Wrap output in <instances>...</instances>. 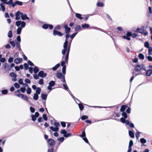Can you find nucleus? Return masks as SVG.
Listing matches in <instances>:
<instances>
[{"instance_id":"1","label":"nucleus","mask_w":152,"mask_h":152,"mask_svg":"<svg viewBox=\"0 0 152 152\" xmlns=\"http://www.w3.org/2000/svg\"><path fill=\"white\" fill-rule=\"evenodd\" d=\"M68 44L67 43L66 41L63 44V49L62 50V54L64 55L65 53L66 52V61H67L68 60L69 54L70 49V45H69L68 46Z\"/></svg>"},{"instance_id":"2","label":"nucleus","mask_w":152,"mask_h":152,"mask_svg":"<svg viewBox=\"0 0 152 152\" xmlns=\"http://www.w3.org/2000/svg\"><path fill=\"white\" fill-rule=\"evenodd\" d=\"M135 70L137 71H140L142 70L146 71V68L144 66L143 64L137 65L135 67Z\"/></svg>"},{"instance_id":"3","label":"nucleus","mask_w":152,"mask_h":152,"mask_svg":"<svg viewBox=\"0 0 152 152\" xmlns=\"http://www.w3.org/2000/svg\"><path fill=\"white\" fill-rule=\"evenodd\" d=\"M15 24L17 26H19L20 25L21 28H24L26 25V23L24 21H21L16 22Z\"/></svg>"},{"instance_id":"4","label":"nucleus","mask_w":152,"mask_h":152,"mask_svg":"<svg viewBox=\"0 0 152 152\" xmlns=\"http://www.w3.org/2000/svg\"><path fill=\"white\" fill-rule=\"evenodd\" d=\"M56 76L57 77L60 79H62V81L64 82H65V77L64 75H63L61 72H58L57 73Z\"/></svg>"},{"instance_id":"5","label":"nucleus","mask_w":152,"mask_h":152,"mask_svg":"<svg viewBox=\"0 0 152 152\" xmlns=\"http://www.w3.org/2000/svg\"><path fill=\"white\" fill-rule=\"evenodd\" d=\"M22 14V12L20 11H18L15 14L16 19L18 20L20 18V16L21 17V15Z\"/></svg>"},{"instance_id":"6","label":"nucleus","mask_w":152,"mask_h":152,"mask_svg":"<svg viewBox=\"0 0 152 152\" xmlns=\"http://www.w3.org/2000/svg\"><path fill=\"white\" fill-rule=\"evenodd\" d=\"M53 35L55 36L56 35H58L60 36H61L63 35V34L61 33L60 32L57 31L55 30H53Z\"/></svg>"},{"instance_id":"7","label":"nucleus","mask_w":152,"mask_h":152,"mask_svg":"<svg viewBox=\"0 0 152 152\" xmlns=\"http://www.w3.org/2000/svg\"><path fill=\"white\" fill-rule=\"evenodd\" d=\"M47 75L46 73H44L43 71H40L38 73V76L40 77L44 78Z\"/></svg>"},{"instance_id":"8","label":"nucleus","mask_w":152,"mask_h":152,"mask_svg":"<svg viewBox=\"0 0 152 152\" xmlns=\"http://www.w3.org/2000/svg\"><path fill=\"white\" fill-rule=\"evenodd\" d=\"M144 31V27H142L140 28H137L136 31H136L137 32H138L140 33H142L143 32V31Z\"/></svg>"},{"instance_id":"9","label":"nucleus","mask_w":152,"mask_h":152,"mask_svg":"<svg viewBox=\"0 0 152 152\" xmlns=\"http://www.w3.org/2000/svg\"><path fill=\"white\" fill-rule=\"evenodd\" d=\"M48 144L50 145H53L55 144V141L51 139H49L48 140Z\"/></svg>"},{"instance_id":"10","label":"nucleus","mask_w":152,"mask_h":152,"mask_svg":"<svg viewBox=\"0 0 152 152\" xmlns=\"http://www.w3.org/2000/svg\"><path fill=\"white\" fill-rule=\"evenodd\" d=\"M21 18L22 20H29V18L27 16L26 14H23L22 13V14L21 15Z\"/></svg>"},{"instance_id":"11","label":"nucleus","mask_w":152,"mask_h":152,"mask_svg":"<svg viewBox=\"0 0 152 152\" xmlns=\"http://www.w3.org/2000/svg\"><path fill=\"white\" fill-rule=\"evenodd\" d=\"M22 61L21 58H19L15 59L14 60V62L16 64H18L21 62Z\"/></svg>"},{"instance_id":"12","label":"nucleus","mask_w":152,"mask_h":152,"mask_svg":"<svg viewBox=\"0 0 152 152\" xmlns=\"http://www.w3.org/2000/svg\"><path fill=\"white\" fill-rule=\"evenodd\" d=\"M1 8H0V10L2 11L3 12L5 11V6L4 4L3 3H1L0 4Z\"/></svg>"},{"instance_id":"13","label":"nucleus","mask_w":152,"mask_h":152,"mask_svg":"<svg viewBox=\"0 0 152 152\" xmlns=\"http://www.w3.org/2000/svg\"><path fill=\"white\" fill-rule=\"evenodd\" d=\"M127 107V106L126 105H122L120 109V111L121 112H123Z\"/></svg>"},{"instance_id":"14","label":"nucleus","mask_w":152,"mask_h":152,"mask_svg":"<svg viewBox=\"0 0 152 152\" xmlns=\"http://www.w3.org/2000/svg\"><path fill=\"white\" fill-rule=\"evenodd\" d=\"M50 128L51 130L54 132H57L59 129L58 127H54L53 126H50Z\"/></svg>"},{"instance_id":"15","label":"nucleus","mask_w":152,"mask_h":152,"mask_svg":"<svg viewBox=\"0 0 152 152\" xmlns=\"http://www.w3.org/2000/svg\"><path fill=\"white\" fill-rule=\"evenodd\" d=\"M152 74V69L148 70L146 72V75L147 76H150Z\"/></svg>"},{"instance_id":"16","label":"nucleus","mask_w":152,"mask_h":152,"mask_svg":"<svg viewBox=\"0 0 152 152\" xmlns=\"http://www.w3.org/2000/svg\"><path fill=\"white\" fill-rule=\"evenodd\" d=\"M81 27L80 25H78L75 28V31H80L81 30Z\"/></svg>"},{"instance_id":"17","label":"nucleus","mask_w":152,"mask_h":152,"mask_svg":"<svg viewBox=\"0 0 152 152\" xmlns=\"http://www.w3.org/2000/svg\"><path fill=\"white\" fill-rule=\"evenodd\" d=\"M129 136L132 138H134V133L132 131H129Z\"/></svg>"},{"instance_id":"18","label":"nucleus","mask_w":152,"mask_h":152,"mask_svg":"<svg viewBox=\"0 0 152 152\" xmlns=\"http://www.w3.org/2000/svg\"><path fill=\"white\" fill-rule=\"evenodd\" d=\"M60 66V64H57L52 68L53 70L54 71L56 70Z\"/></svg>"},{"instance_id":"19","label":"nucleus","mask_w":152,"mask_h":152,"mask_svg":"<svg viewBox=\"0 0 152 152\" xmlns=\"http://www.w3.org/2000/svg\"><path fill=\"white\" fill-rule=\"evenodd\" d=\"M133 142L132 140H130L129 142V149L130 148L131 149H132L131 147L133 145Z\"/></svg>"},{"instance_id":"20","label":"nucleus","mask_w":152,"mask_h":152,"mask_svg":"<svg viewBox=\"0 0 152 152\" xmlns=\"http://www.w3.org/2000/svg\"><path fill=\"white\" fill-rule=\"evenodd\" d=\"M41 96L43 100H45L47 98V96L46 94H42Z\"/></svg>"},{"instance_id":"21","label":"nucleus","mask_w":152,"mask_h":152,"mask_svg":"<svg viewBox=\"0 0 152 152\" xmlns=\"http://www.w3.org/2000/svg\"><path fill=\"white\" fill-rule=\"evenodd\" d=\"M67 62H68V61H67V62L66 61V58H65V61H62L61 62V66H63V67H64V66H65V67H66V66L65 64L67 63Z\"/></svg>"},{"instance_id":"22","label":"nucleus","mask_w":152,"mask_h":152,"mask_svg":"<svg viewBox=\"0 0 152 152\" xmlns=\"http://www.w3.org/2000/svg\"><path fill=\"white\" fill-rule=\"evenodd\" d=\"M22 28L21 27H18L17 29V34H20L21 30Z\"/></svg>"},{"instance_id":"23","label":"nucleus","mask_w":152,"mask_h":152,"mask_svg":"<svg viewBox=\"0 0 152 152\" xmlns=\"http://www.w3.org/2000/svg\"><path fill=\"white\" fill-rule=\"evenodd\" d=\"M41 89L40 88H37L36 91V93L37 94H39L41 92Z\"/></svg>"},{"instance_id":"24","label":"nucleus","mask_w":152,"mask_h":152,"mask_svg":"<svg viewBox=\"0 0 152 152\" xmlns=\"http://www.w3.org/2000/svg\"><path fill=\"white\" fill-rule=\"evenodd\" d=\"M8 36L9 38H11L12 36V31L11 30L9 31L8 33Z\"/></svg>"},{"instance_id":"25","label":"nucleus","mask_w":152,"mask_h":152,"mask_svg":"<svg viewBox=\"0 0 152 152\" xmlns=\"http://www.w3.org/2000/svg\"><path fill=\"white\" fill-rule=\"evenodd\" d=\"M81 15L80 14H78V13H76V16L77 18H78L80 19H83V18L82 17H81Z\"/></svg>"},{"instance_id":"26","label":"nucleus","mask_w":152,"mask_h":152,"mask_svg":"<svg viewBox=\"0 0 152 152\" xmlns=\"http://www.w3.org/2000/svg\"><path fill=\"white\" fill-rule=\"evenodd\" d=\"M27 93L28 94H31V89L29 88V87H28L27 88Z\"/></svg>"},{"instance_id":"27","label":"nucleus","mask_w":152,"mask_h":152,"mask_svg":"<svg viewBox=\"0 0 152 152\" xmlns=\"http://www.w3.org/2000/svg\"><path fill=\"white\" fill-rule=\"evenodd\" d=\"M97 5L99 7H103L104 6V4L102 2H99L97 3Z\"/></svg>"},{"instance_id":"28","label":"nucleus","mask_w":152,"mask_h":152,"mask_svg":"<svg viewBox=\"0 0 152 152\" xmlns=\"http://www.w3.org/2000/svg\"><path fill=\"white\" fill-rule=\"evenodd\" d=\"M38 96L37 94L35 93L34 94L33 99L34 100H37L38 99Z\"/></svg>"},{"instance_id":"29","label":"nucleus","mask_w":152,"mask_h":152,"mask_svg":"<svg viewBox=\"0 0 152 152\" xmlns=\"http://www.w3.org/2000/svg\"><path fill=\"white\" fill-rule=\"evenodd\" d=\"M10 75L11 77H16V74L14 72H11L10 74Z\"/></svg>"},{"instance_id":"30","label":"nucleus","mask_w":152,"mask_h":152,"mask_svg":"<svg viewBox=\"0 0 152 152\" xmlns=\"http://www.w3.org/2000/svg\"><path fill=\"white\" fill-rule=\"evenodd\" d=\"M89 25L87 24H85L82 25V27L83 28H88L89 27Z\"/></svg>"},{"instance_id":"31","label":"nucleus","mask_w":152,"mask_h":152,"mask_svg":"<svg viewBox=\"0 0 152 152\" xmlns=\"http://www.w3.org/2000/svg\"><path fill=\"white\" fill-rule=\"evenodd\" d=\"M148 48V54L150 55L151 54V52H152V48L151 47H150Z\"/></svg>"},{"instance_id":"32","label":"nucleus","mask_w":152,"mask_h":152,"mask_svg":"<svg viewBox=\"0 0 152 152\" xmlns=\"http://www.w3.org/2000/svg\"><path fill=\"white\" fill-rule=\"evenodd\" d=\"M139 57L140 59H143L144 58V56L142 53H140L139 55Z\"/></svg>"},{"instance_id":"33","label":"nucleus","mask_w":152,"mask_h":152,"mask_svg":"<svg viewBox=\"0 0 152 152\" xmlns=\"http://www.w3.org/2000/svg\"><path fill=\"white\" fill-rule=\"evenodd\" d=\"M54 85H55V82H54V81H51L49 83V85L51 86H53Z\"/></svg>"},{"instance_id":"34","label":"nucleus","mask_w":152,"mask_h":152,"mask_svg":"<svg viewBox=\"0 0 152 152\" xmlns=\"http://www.w3.org/2000/svg\"><path fill=\"white\" fill-rule=\"evenodd\" d=\"M144 45L145 47H146L148 48L150 47H149V44L148 42H145V44H144Z\"/></svg>"},{"instance_id":"35","label":"nucleus","mask_w":152,"mask_h":152,"mask_svg":"<svg viewBox=\"0 0 152 152\" xmlns=\"http://www.w3.org/2000/svg\"><path fill=\"white\" fill-rule=\"evenodd\" d=\"M140 142L142 143H145L146 142V140L144 138H142L140 139Z\"/></svg>"},{"instance_id":"36","label":"nucleus","mask_w":152,"mask_h":152,"mask_svg":"<svg viewBox=\"0 0 152 152\" xmlns=\"http://www.w3.org/2000/svg\"><path fill=\"white\" fill-rule=\"evenodd\" d=\"M10 44L13 47H14L15 46V42L14 41H10Z\"/></svg>"},{"instance_id":"37","label":"nucleus","mask_w":152,"mask_h":152,"mask_svg":"<svg viewBox=\"0 0 152 152\" xmlns=\"http://www.w3.org/2000/svg\"><path fill=\"white\" fill-rule=\"evenodd\" d=\"M79 107L81 110H82L83 109V105L81 104H78Z\"/></svg>"},{"instance_id":"38","label":"nucleus","mask_w":152,"mask_h":152,"mask_svg":"<svg viewBox=\"0 0 152 152\" xmlns=\"http://www.w3.org/2000/svg\"><path fill=\"white\" fill-rule=\"evenodd\" d=\"M88 117L86 115H83L81 117V119L83 120L87 119Z\"/></svg>"},{"instance_id":"39","label":"nucleus","mask_w":152,"mask_h":152,"mask_svg":"<svg viewBox=\"0 0 152 152\" xmlns=\"http://www.w3.org/2000/svg\"><path fill=\"white\" fill-rule=\"evenodd\" d=\"M122 115L124 116V118H127V114L125 112H123L122 113Z\"/></svg>"},{"instance_id":"40","label":"nucleus","mask_w":152,"mask_h":152,"mask_svg":"<svg viewBox=\"0 0 152 152\" xmlns=\"http://www.w3.org/2000/svg\"><path fill=\"white\" fill-rule=\"evenodd\" d=\"M22 98L27 101H28V97L24 95H23Z\"/></svg>"},{"instance_id":"41","label":"nucleus","mask_w":152,"mask_h":152,"mask_svg":"<svg viewBox=\"0 0 152 152\" xmlns=\"http://www.w3.org/2000/svg\"><path fill=\"white\" fill-rule=\"evenodd\" d=\"M42 27L45 29H47L48 27V24H44L42 26Z\"/></svg>"},{"instance_id":"42","label":"nucleus","mask_w":152,"mask_h":152,"mask_svg":"<svg viewBox=\"0 0 152 152\" xmlns=\"http://www.w3.org/2000/svg\"><path fill=\"white\" fill-rule=\"evenodd\" d=\"M20 91L23 93H24L26 89L25 87H21L20 88Z\"/></svg>"},{"instance_id":"43","label":"nucleus","mask_w":152,"mask_h":152,"mask_svg":"<svg viewBox=\"0 0 152 152\" xmlns=\"http://www.w3.org/2000/svg\"><path fill=\"white\" fill-rule=\"evenodd\" d=\"M54 126H55V127H58V126H60V125L59 123L57 122H55L54 124Z\"/></svg>"},{"instance_id":"44","label":"nucleus","mask_w":152,"mask_h":152,"mask_svg":"<svg viewBox=\"0 0 152 152\" xmlns=\"http://www.w3.org/2000/svg\"><path fill=\"white\" fill-rule=\"evenodd\" d=\"M15 4H18L19 5H22V3L18 1H17L15 2Z\"/></svg>"},{"instance_id":"45","label":"nucleus","mask_w":152,"mask_h":152,"mask_svg":"<svg viewBox=\"0 0 152 152\" xmlns=\"http://www.w3.org/2000/svg\"><path fill=\"white\" fill-rule=\"evenodd\" d=\"M14 86L16 88H18L20 87L19 85L16 83L14 84Z\"/></svg>"},{"instance_id":"46","label":"nucleus","mask_w":152,"mask_h":152,"mask_svg":"<svg viewBox=\"0 0 152 152\" xmlns=\"http://www.w3.org/2000/svg\"><path fill=\"white\" fill-rule=\"evenodd\" d=\"M58 140L60 142H62L64 140V137H61L58 139Z\"/></svg>"},{"instance_id":"47","label":"nucleus","mask_w":152,"mask_h":152,"mask_svg":"<svg viewBox=\"0 0 152 152\" xmlns=\"http://www.w3.org/2000/svg\"><path fill=\"white\" fill-rule=\"evenodd\" d=\"M140 136V132H137L136 133V136L137 139H138Z\"/></svg>"},{"instance_id":"48","label":"nucleus","mask_w":152,"mask_h":152,"mask_svg":"<svg viewBox=\"0 0 152 152\" xmlns=\"http://www.w3.org/2000/svg\"><path fill=\"white\" fill-rule=\"evenodd\" d=\"M66 67H65V66L63 67L62 69V72L64 75L66 74Z\"/></svg>"},{"instance_id":"49","label":"nucleus","mask_w":152,"mask_h":152,"mask_svg":"<svg viewBox=\"0 0 152 152\" xmlns=\"http://www.w3.org/2000/svg\"><path fill=\"white\" fill-rule=\"evenodd\" d=\"M70 35L69 34H66V40L65 42L66 41L67 43H68V38L69 37Z\"/></svg>"},{"instance_id":"50","label":"nucleus","mask_w":152,"mask_h":152,"mask_svg":"<svg viewBox=\"0 0 152 152\" xmlns=\"http://www.w3.org/2000/svg\"><path fill=\"white\" fill-rule=\"evenodd\" d=\"M70 30V28L69 27L65 29V32L66 33H69Z\"/></svg>"},{"instance_id":"51","label":"nucleus","mask_w":152,"mask_h":152,"mask_svg":"<svg viewBox=\"0 0 152 152\" xmlns=\"http://www.w3.org/2000/svg\"><path fill=\"white\" fill-rule=\"evenodd\" d=\"M32 120L33 121H35L37 117L34 115H31Z\"/></svg>"},{"instance_id":"52","label":"nucleus","mask_w":152,"mask_h":152,"mask_svg":"<svg viewBox=\"0 0 152 152\" xmlns=\"http://www.w3.org/2000/svg\"><path fill=\"white\" fill-rule=\"evenodd\" d=\"M122 38L124 39H126L128 40H129L130 39V38L128 36H123Z\"/></svg>"},{"instance_id":"53","label":"nucleus","mask_w":152,"mask_h":152,"mask_svg":"<svg viewBox=\"0 0 152 152\" xmlns=\"http://www.w3.org/2000/svg\"><path fill=\"white\" fill-rule=\"evenodd\" d=\"M42 117L44 119L45 121H47L48 119L46 115L45 114H43L42 115Z\"/></svg>"},{"instance_id":"54","label":"nucleus","mask_w":152,"mask_h":152,"mask_svg":"<svg viewBox=\"0 0 152 152\" xmlns=\"http://www.w3.org/2000/svg\"><path fill=\"white\" fill-rule=\"evenodd\" d=\"M18 82L20 84H21V85L23 84V80L22 79H19Z\"/></svg>"},{"instance_id":"55","label":"nucleus","mask_w":152,"mask_h":152,"mask_svg":"<svg viewBox=\"0 0 152 152\" xmlns=\"http://www.w3.org/2000/svg\"><path fill=\"white\" fill-rule=\"evenodd\" d=\"M13 60V57H10V58L8 60V61L9 63H11L12 62Z\"/></svg>"},{"instance_id":"56","label":"nucleus","mask_w":152,"mask_h":152,"mask_svg":"<svg viewBox=\"0 0 152 152\" xmlns=\"http://www.w3.org/2000/svg\"><path fill=\"white\" fill-rule=\"evenodd\" d=\"M39 69L36 67H35L34 69V71L35 73H37L39 71Z\"/></svg>"},{"instance_id":"57","label":"nucleus","mask_w":152,"mask_h":152,"mask_svg":"<svg viewBox=\"0 0 152 152\" xmlns=\"http://www.w3.org/2000/svg\"><path fill=\"white\" fill-rule=\"evenodd\" d=\"M77 33H75L72 34L70 36V37L72 39H73L74 38V37L75 36V35L77 34Z\"/></svg>"},{"instance_id":"58","label":"nucleus","mask_w":152,"mask_h":152,"mask_svg":"<svg viewBox=\"0 0 152 152\" xmlns=\"http://www.w3.org/2000/svg\"><path fill=\"white\" fill-rule=\"evenodd\" d=\"M71 135V134L69 133H67V132L64 135V136L65 137H67L69 136H70Z\"/></svg>"},{"instance_id":"59","label":"nucleus","mask_w":152,"mask_h":152,"mask_svg":"<svg viewBox=\"0 0 152 152\" xmlns=\"http://www.w3.org/2000/svg\"><path fill=\"white\" fill-rule=\"evenodd\" d=\"M67 132L64 129H63L61 131V133L62 134H64V135Z\"/></svg>"},{"instance_id":"60","label":"nucleus","mask_w":152,"mask_h":152,"mask_svg":"<svg viewBox=\"0 0 152 152\" xmlns=\"http://www.w3.org/2000/svg\"><path fill=\"white\" fill-rule=\"evenodd\" d=\"M80 137H85L86 134H85V132L84 131L83 132L82 134L80 135Z\"/></svg>"},{"instance_id":"61","label":"nucleus","mask_w":152,"mask_h":152,"mask_svg":"<svg viewBox=\"0 0 152 152\" xmlns=\"http://www.w3.org/2000/svg\"><path fill=\"white\" fill-rule=\"evenodd\" d=\"M1 92L3 94H6L7 93V90H2Z\"/></svg>"},{"instance_id":"62","label":"nucleus","mask_w":152,"mask_h":152,"mask_svg":"<svg viewBox=\"0 0 152 152\" xmlns=\"http://www.w3.org/2000/svg\"><path fill=\"white\" fill-rule=\"evenodd\" d=\"M24 68L25 69H26V70H27L28 69V66L27 64H26V63L25 64H24Z\"/></svg>"},{"instance_id":"63","label":"nucleus","mask_w":152,"mask_h":152,"mask_svg":"<svg viewBox=\"0 0 152 152\" xmlns=\"http://www.w3.org/2000/svg\"><path fill=\"white\" fill-rule=\"evenodd\" d=\"M39 83L40 85H42L43 84V79H41L39 80Z\"/></svg>"},{"instance_id":"64","label":"nucleus","mask_w":152,"mask_h":152,"mask_svg":"<svg viewBox=\"0 0 152 152\" xmlns=\"http://www.w3.org/2000/svg\"><path fill=\"white\" fill-rule=\"evenodd\" d=\"M53 149L52 148H51L48 149V152H53Z\"/></svg>"}]
</instances>
